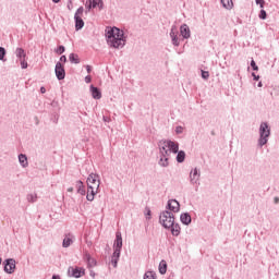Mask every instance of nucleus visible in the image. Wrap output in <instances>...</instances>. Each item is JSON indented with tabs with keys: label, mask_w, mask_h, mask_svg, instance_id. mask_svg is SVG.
Instances as JSON below:
<instances>
[{
	"label": "nucleus",
	"mask_w": 279,
	"mask_h": 279,
	"mask_svg": "<svg viewBox=\"0 0 279 279\" xmlns=\"http://www.w3.org/2000/svg\"><path fill=\"white\" fill-rule=\"evenodd\" d=\"M109 47L113 49H123L125 47V34L118 27H111L106 33Z\"/></svg>",
	"instance_id": "f257e3e1"
},
{
	"label": "nucleus",
	"mask_w": 279,
	"mask_h": 279,
	"mask_svg": "<svg viewBox=\"0 0 279 279\" xmlns=\"http://www.w3.org/2000/svg\"><path fill=\"white\" fill-rule=\"evenodd\" d=\"M159 151H168L171 154H178L180 150V144L178 142H173L171 140H160L158 142Z\"/></svg>",
	"instance_id": "f03ea898"
},
{
	"label": "nucleus",
	"mask_w": 279,
	"mask_h": 279,
	"mask_svg": "<svg viewBox=\"0 0 279 279\" xmlns=\"http://www.w3.org/2000/svg\"><path fill=\"white\" fill-rule=\"evenodd\" d=\"M271 136V128L267 122H262L259 125V138L257 141L258 147H265V144L269 142Z\"/></svg>",
	"instance_id": "7ed1b4c3"
},
{
	"label": "nucleus",
	"mask_w": 279,
	"mask_h": 279,
	"mask_svg": "<svg viewBox=\"0 0 279 279\" xmlns=\"http://www.w3.org/2000/svg\"><path fill=\"white\" fill-rule=\"evenodd\" d=\"M174 221H175V216L170 210H165L159 216V223H161V226L166 228V230H169V228L173 226Z\"/></svg>",
	"instance_id": "20e7f679"
},
{
	"label": "nucleus",
	"mask_w": 279,
	"mask_h": 279,
	"mask_svg": "<svg viewBox=\"0 0 279 279\" xmlns=\"http://www.w3.org/2000/svg\"><path fill=\"white\" fill-rule=\"evenodd\" d=\"M83 14H84V7H80L74 14L76 32H80V29L84 28V20L82 19Z\"/></svg>",
	"instance_id": "39448f33"
},
{
	"label": "nucleus",
	"mask_w": 279,
	"mask_h": 279,
	"mask_svg": "<svg viewBox=\"0 0 279 279\" xmlns=\"http://www.w3.org/2000/svg\"><path fill=\"white\" fill-rule=\"evenodd\" d=\"M85 274L86 270L84 268L70 266L68 269V276H70V278H82Z\"/></svg>",
	"instance_id": "423d86ee"
},
{
	"label": "nucleus",
	"mask_w": 279,
	"mask_h": 279,
	"mask_svg": "<svg viewBox=\"0 0 279 279\" xmlns=\"http://www.w3.org/2000/svg\"><path fill=\"white\" fill-rule=\"evenodd\" d=\"M5 274H14L16 271V259L8 258L3 262Z\"/></svg>",
	"instance_id": "0eeeda50"
},
{
	"label": "nucleus",
	"mask_w": 279,
	"mask_h": 279,
	"mask_svg": "<svg viewBox=\"0 0 279 279\" xmlns=\"http://www.w3.org/2000/svg\"><path fill=\"white\" fill-rule=\"evenodd\" d=\"M54 73H56L57 80L59 81H62L64 80V77H66V71L64 70V65L62 64V62L58 61L56 63Z\"/></svg>",
	"instance_id": "6e6552de"
},
{
	"label": "nucleus",
	"mask_w": 279,
	"mask_h": 279,
	"mask_svg": "<svg viewBox=\"0 0 279 279\" xmlns=\"http://www.w3.org/2000/svg\"><path fill=\"white\" fill-rule=\"evenodd\" d=\"M101 184V180H99V174H96V173H90L87 178V186L88 187H95L96 189H99Z\"/></svg>",
	"instance_id": "1a4fd4ad"
},
{
	"label": "nucleus",
	"mask_w": 279,
	"mask_h": 279,
	"mask_svg": "<svg viewBox=\"0 0 279 279\" xmlns=\"http://www.w3.org/2000/svg\"><path fill=\"white\" fill-rule=\"evenodd\" d=\"M169 151L159 150V167H169Z\"/></svg>",
	"instance_id": "9d476101"
},
{
	"label": "nucleus",
	"mask_w": 279,
	"mask_h": 279,
	"mask_svg": "<svg viewBox=\"0 0 279 279\" xmlns=\"http://www.w3.org/2000/svg\"><path fill=\"white\" fill-rule=\"evenodd\" d=\"M170 38L173 47H180V38H178V26L172 25L170 31Z\"/></svg>",
	"instance_id": "9b49d317"
},
{
	"label": "nucleus",
	"mask_w": 279,
	"mask_h": 279,
	"mask_svg": "<svg viewBox=\"0 0 279 279\" xmlns=\"http://www.w3.org/2000/svg\"><path fill=\"white\" fill-rule=\"evenodd\" d=\"M167 208L170 213H180V203L175 199H170L168 201Z\"/></svg>",
	"instance_id": "f8f14e48"
},
{
	"label": "nucleus",
	"mask_w": 279,
	"mask_h": 279,
	"mask_svg": "<svg viewBox=\"0 0 279 279\" xmlns=\"http://www.w3.org/2000/svg\"><path fill=\"white\" fill-rule=\"evenodd\" d=\"M98 191H99V187H97V185H95L94 187L87 186V195H86L87 202H93Z\"/></svg>",
	"instance_id": "ddd939ff"
},
{
	"label": "nucleus",
	"mask_w": 279,
	"mask_h": 279,
	"mask_svg": "<svg viewBox=\"0 0 279 279\" xmlns=\"http://www.w3.org/2000/svg\"><path fill=\"white\" fill-rule=\"evenodd\" d=\"M113 247L116 250H122V247H123V236L121 235V231H117V233H116V240L113 243Z\"/></svg>",
	"instance_id": "4468645a"
},
{
	"label": "nucleus",
	"mask_w": 279,
	"mask_h": 279,
	"mask_svg": "<svg viewBox=\"0 0 279 279\" xmlns=\"http://www.w3.org/2000/svg\"><path fill=\"white\" fill-rule=\"evenodd\" d=\"M180 34L185 40H189V38H191V28L189 25L182 24L180 27Z\"/></svg>",
	"instance_id": "2eb2a0df"
},
{
	"label": "nucleus",
	"mask_w": 279,
	"mask_h": 279,
	"mask_svg": "<svg viewBox=\"0 0 279 279\" xmlns=\"http://www.w3.org/2000/svg\"><path fill=\"white\" fill-rule=\"evenodd\" d=\"M190 182L191 184H197L199 182V170L197 168L190 172Z\"/></svg>",
	"instance_id": "dca6fc26"
},
{
	"label": "nucleus",
	"mask_w": 279,
	"mask_h": 279,
	"mask_svg": "<svg viewBox=\"0 0 279 279\" xmlns=\"http://www.w3.org/2000/svg\"><path fill=\"white\" fill-rule=\"evenodd\" d=\"M180 220L183 226H191V221H193V219L191 218V214L189 213L181 214Z\"/></svg>",
	"instance_id": "f3484780"
},
{
	"label": "nucleus",
	"mask_w": 279,
	"mask_h": 279,
	"mask_svg": "<svg viewBox=\"0 0 279 279\" xmlns=\"http://www.w3.org/2000/svg\"><path fill=\"white\" fill-rule=\"evenodd\" d=\"M169 230L171 231L172 236H180L181 228L179 223H175V220L172 222Z\"/></svg>",
	"instance_id": "a211bd4d"
},
{
	"label": "nucleus",
	"mask_w": 279,
	"mask_h": 279,
	"mask_svg": "<svg viewBox=\"0 0 279 279\" xmlns=\"http://www.w3.org/2000/svg\"><path fill=\"white\" fill-rule=\"evenodd\" d=\"M73 239H75L73 234L71 233L66 234L65 238L63 239L62 247H71V245H73Z\"/></svg>",
	"instance_id": "6ab92c4d"
},
{
	"label": "nucleus",
	"mask_w": 279,
	"mask_h": 279,
	"mask_svg": "<svg viewBox=\"0 0 279 279\" xmlns=\"http://www.w3.org/2000/svg\"><path fill=\"white\" fill-rule=\"evenodd\" d=\"M89 90L92 93V97L94 99H100L101 98V90L99 87H95V85H90Z\"/></svg>",
	"instance_id": "aec40b11"
},
{
	"label": "nucleus",
	"mask_w": 279,
	"mask_h": 279,
	"mask_svg": "<svg viewBox=\"0 0 279 279\" xmlns=\"http://www.w3.org/2000/svg\"><path fill=\"white\" fill-rule=\"evenodd\" d=\"M19 162L23 169L29 167V162L27 161V155L25 154H20L19 155Z\"/></svg>",
	"instance_id": "412c9836"
},
{
	"label": "nucleus",
	"mask_w": 279,
	"mask_h": 279,
	"mask_svg": "<svg viewBox=\"0 0 279 279\" xmlns=\"http://www.w3.org/2000/svg\"><path fill=\"white\" fill-rule=\"evenodd\" d=\"M85 260L87 263V267H96L97 260L90 256V254H85Z\"/></svg>",
	"instance_id": "4be33fe9"
},
{
	"label": "nucleus",
	"mask_w": 279,
	"mask_h": 279,
	"mask_svg": "<svg viewBox=\"0 0 279 279\" xmlns=\"http://www.w3.org/2000/svg\"><path fill=\"white\" fill-rule=\"evenodd\" d=\"M14 53H15L17 60L20 58H27V52H25V49H23V48H16Z\"/></svg>",
	"instance_id": "5701e85b"
},
{
	"label": "nucleus",
	"mask_w": 279,
	"mask_h": 279,
	"mask_svg": "<svg viewBox=\"0 0 279 279\" xmlns=\"http://www.w3.org/2000/svg\"><path fill=\"white\" fill-rule=\"evenodd\" d=\"M186 159V153H184V150H178L177 153V162H184V160Z\"/></svg>",
	"instance_id": "b1692460"
},
{
	"label": "nucleus",
	"mask_w": 279,
	"mask_h": 279,
	"mask_svg": "<svg viewBox=\"0 0 279 279\" xmlns=\"http://www.w3.org/2000/svg\"><path fill=\"white\" fill-rule=\"evenodd\" d=\"M159 274H161V276H165V274H167V260L165 259L159 263Z\"/></svg>",
	"instance_id": "393cba45"
},
{
	"label": "nucleus",
	"mask_w": 279,
	"mask_h": 279,
	"mask_svg": "<svg viewBox=\"0 0 279 279\" xmlns=\"http://www.w3.org/2000/svg\"><path fill=\"white\" fill-rule=\"evenodd\" d=\"M69 60L72 64H80V56L75 53H70Z\"/></svg>",
	"instance_id": "a878e982"
},
{
	"label": "nucleus",
	"mask_w": 279,
	"mask_h": 279,
	"mask_svg": "<svg viewBox=\"0 0 279 279\" xmlns=\"http://www.w3.org/2000/svg\"><path fill=\"white\" fill-rule=\"evenodd\" d=\"M76 186L77 193H80V195H86V190H84V183L82 181H77Z\"/></svg>",
	"instance_id": "bb28decb"
},
{
	"label": "nucleus",
	"mask_w": 279,
	"mask_h": 279,
	"mask_svg": "<svg viewBox=\"0 0 279 279\" xmlns=\"http://www.w3.org/2000/svg\"><path fill=\"white\" fill-rule=\"evenodd\" d=\"M221 3L223 5V8H226L227 10H231L233 2L232 0H221Z\"/></svg>",
	"instance_id": "cd10ccee"
},
{
	"label": "nucleus",
	"mask_w": 279,
	"mask_h": 279,
	"mask_svg": "<svg viewBox=\"0 0 279 279\" xmlns=\"http://www.w3.org/2000/svg\"><path fill=\"white\" fill-rule=\"evenodd\" d=\"M26 199L31 204H34V202H36V199H38V196L36 194H27Z\"/></svg>",
	"instance_id": "c85d7f7f"
},
{
	"label": "nucleus",
	"mask_w": 279,
	"mask_h": 279,
	"mask_svg": "<svg viewBox=\"0 0 279 279\" xmlns=\"http://www.w3.org/2000/svg\"><path fill=\"white\" fill-rule=\"evenodd\" d=\"M144 279H156V272L146 271L145 275H144Z\"/></svg>",
	"instance_id": "c756f323"
},
{
	"label": "nucleus",
	"mask_w": 279,
	"mask_h": 279,
	"mask_svg": "<svg viewBox=\"0 0 279 279\" xmlns=\"http://www.w3.org/2000/svg\"><path fill=\"white\" fill-rule=\"evenodd\" d=\"M5 53H7L5 48L0 47V61L5 62V60H7Z\"/></svg>",
	"instance_id": "7c9ffc66"
},
{
	"label": "nucleus",
	"mask_w": 279,
	"mask_h": 279,
	"mask_svg": "<svg viewBox=\"0 0 279 279\" xmlns=\"http://www.w3.org/2000/svg\"><path fill=\"white\" fill-rule=\"evenodd\" d=\"M111 258H121V248H114Z\"/></svg>",
	"instance_id": "2f4dec72"
},
{
	"label": "nucleus",
	"mask_w": 279,
	"mask_h": 279,
	"mask_svg": "<svg viewBox=\"0 0 279 279\" xmlns=\"http://www.w3.org/2000/svg\"><path fill=\"white\" fill-rule=\"evenodd\" d=\"M144 215L147 220L151 219V209L149 207H145Z\"/></svg>",
	"instance_id": "473e14b6"
},
{
	"label": "nucleus",
	"mask_w": 279,
	"mask_h": 279,
	"mask_svg": "<svg viewBox=\"0 0 279 279\" xmlns=\"http://www.w3.org/2000/svg\"><path fill=\"white\" fill-rule=\"evenodd\" d=\"M64 51H66V49L64 48V46H59L56 49V53H58V56H62V53H64Z\"/></svg>",
	"instance_id": "72a5a7b5"
},
{
	"label": "nucleus",
	"mask_w": 279,
	"mask_h": 279,
	"mask_svg": "<svg viewBox=\"0 0 279 279\" xmlns=\"http://www.w3.org/2000/svg\"><path fill=\"white\" fill-rule=\"evenodd\" d=\"M259 19L262 21H265V19H267V11H265L264 9L260 10L259 12Z\"/></svg>",
	"instance_id": "f704fd0d"
},
{
	"label": "nucleus",
	"mask_w": 279,
	"mask_h": 279,
	"mask_svg": "<svg viewBox=\"0 0 279 279\" xmlns=\"http://www.w3.org/2000/svg\"><path fill=\"white\" fill-rule=\"evenodd\" d=\"M203 80H208L210 77V72L208 71H201Z\"/></svg>",
	"instance_id": "c9c22d12"
},
{
	"label": "nucleus",
	"mask_w": 279,
	"mask_h": 279,
	"mask_svg": "<svg viewBox=\"0 0 279 279\" xmlns=\"http://www.w3.org/2000/svg\"><path fill=\"white\" fill-rule=\"evenodd\" d=\"M87 3H90L92 8L95 9L98 5V0H87Z\"/></svg>",
	"instance_id": "e433bc0d"
},
{
	"label": "nucleus",
	"mask_w": 279,
	"mask_h": 279,
	"mask_svg": "<svg viewBox=\"0 0 279 279\" xmlns=\"http://www.w3.org/2000/svg\"><path fill=\"white\" fill-rule=\"evenodd\" d=\"M118 263H119V258L118 257H111V265L113 267H117Z\"/></svg>",
	"instance_id": "4c0bfd02"
},
{
	"label": "nucleus",
	"mask_w": 279,
	"mask_h": 279,
	"mask_svg": "<svg viewBox=\"0 0 279 279\" xmlns=\"http://www.w3.org/2000/svg\"><path fill=\"white\" fill-rule=\"evenodd\" d=\"M85 8H86V12H90V10H93V4H90V2H88V1H86Z\"/></svg>",
	"instance_id": "58836bf2"
},
{
	"label": "nucleus",
	"mask_w": 279,
	"mask_h": 279,
	"mask_svg": "<svg viewBox=\"0 0 279 279\" xmlns=\"http://www.w3.org/2000/svg\"><path fill=\"white\" fill-rule=\"evenodd\" d=\"M20 64H21V69H27V66H28L27 60H22V61L20 62Z\"/></svg>",
	"instance_id": "ea45409f"
},
{
	"label": "nucleus",
	"mask_w": 279,
	"mask_h": 279,
	"mask_svg": "<svg viewBox=\"0 0 279 279\" xmlns=\"http://www.w3.org/2000/svg\"><path fill=\"white\" fill-rule=\"evenodd\" d=\"M251 66H252L253 71H258V65H256V61L252 60Z\"/></svg>",
	"instance_id": "a19ab883"
},
{
	"label": "nucleus",
	"mask_w": 279,
	"mask_h": 279,
	"mask_svg": "<svg viewBox=\"0 0 279 279\" xmlns=\"http://www.w3.org/2000/svg\"><path fill=\"white\" fill-rule=\"evenodd\" d=\"M182 132H184V128H182V126L175 128V134H182Z\"/></svg>",
	"instance_id": "79ce46f5"
},
{
	"label": "nucleus",
	"mask_w": 279,
	"mask_h": 279,
	"mask_svg": "<svg viewBox=\"0 0 279 279\" xmlns=\"http://www.w3.org/2000/svg\"><path fill=\"white\" fill-rule=\"evenodd\" d=\"M257 5H260V8H265V0H255Z\"/></svg>",
	"instance_id": "37998d69"
},
{
	"label": "nucleus",
	"mask_w": 279,
	"mask_h": 279,
	"mask_svg": "<svg viewBox=\"0 0 279 279\" xmlns=\"http://www.w3.org/2000/svg\"><path fill=\"white\" fill-rule=\"evenodd\" d=\"M97 8H98L99 10H104V0H98Z\"/></svg>",
	"instance_id": "c03bdc74"
},
{
	"label": "nucleus",
	"mask_w": 279,
	"mask_h": 279,
	"mask_svg": "<svg viewBox=\"0 0 279 279\" xmlns=\"http://www.w3.org/2000/svg\"><path fill=\"white\" fill-rule=\"evenodd\" d=\"M252 77L255 82H258V80H260V76L259 75H256V73H252Z\"/></svg>",
	"instance_id": "a18cd8bd"
},
{
	"label": "nucleus",
	"mask_w": 279,
	"mask_h": 279,
	"mask_svg": "<svg viewBox=\"0 0 279 279\" xmlns=\"http://www.w3.org/2000/svg\"><path fill=\"white\" fill-rule=\"evenodd\" d=\"M85 82L86 84H90V82H93V78L90 77V75L85 76Z\"/></svg>",
	"instance_id": "49530a36"
},
{
	"label": "nucleus",
	"mask_w": 279,
	"mask_h": 279,
	"mask_svg": "<svg viewBox=\"0 0 279 279\" xmlns=\"http://www.w3.org/2000/svg\"><path fill=\"white\" fill-rule=\"evenodd\" d=\"M60 62H66V56H64V54L61 56V57H60Z\"/></svg>",
	"instance_id": "de8ad7c7"
},
{
	"label": "nucleus",
	"mask_w": 279,
	"mask_h": 279,
	"mask_svg": "<svg viewBox=\"0 0 279 279\" xmlns=\"http://www.w3.org/2000/svg\"><path fill=\"white\" fill-rule=\"evenodd\" d=\"M86 71L87 73H90V71H93V68L90 65H86Z\"/></svg>",
	"instance_id": "09e8293b"
},
{
	"label": "nucleus",
	"mask_w": 279,
	"mask_h": 279,
	"mask_svg": "<svg viewBox=\"0 0 279 279\" xmlns=\"http://www.w3.org/2000/svg\"><path fill=\"white\" fill-rule=\"evenodd\" d=\"M40 93L45 95V93H47V89L45 87H40Z\"/></svg>",
	"instance_id": "8fccbe9b"
},
{
	"label": "nucleus",
	"mask_w": 279,
	"mask_h": 279,
	"mask_svg": "<svg viewBox=\"0 0 279 279\" xmlns=\"http://www.w3.org/2000/svg\"><path fill=\"white\" fill-rule=\"evenodd\" d=\"M257 86H258V88H263V82H259V83L257 84Z\"/></svg>",
	"instance_id": "3c124183"
},
{
	"label": "nucleus",
	"mask_w": 279,
	"mask_h": 279,
	"mask_svg": "<svg viewBox=\"0 0 279 279\" xmlns=\"http://www.w3.org/2000/svg\"><path fill=\"white\" fill-rule=\"evenodd\" d=\"M52 279H60V276L53 275V276H52Z\"/></svg>",
	"instance_id": "603ef678"
},
{
	"label": "nucleus",
	"mask_w": 279,
	"mask_h": 279,
	"mask_svg": "<svg viewBox=\"0 0 279 279\" xmlns=\"http://www.w3.org/2000/svg\"><path fill=\"white\" fill-rule=\"evenodd\" d=\"M104 121L108 122V121H110V119L108 117H104Z\"/></svg>",
	"instance_id": "864d4df0"
},
{
	"label": "nucleus",
	"mask_w": 279,
	"mask_h": 279,
	"mask_svg": "<svg viewBox=\"0 0 279 279\" xmlns=\"http://www.w3.org/2000/svg\"><path fill=\"white\" fill-rule=\"evenodd\" d=\"M89 276H92V278H95V271H90Z\"/></svg>",
	"instance_id": "5fc2aeb1"
},
{
	"label": "nucleus",
	"mask_w": 279,
	"mask_h": 279,
	"mask_svg": "<svg viewBox=\"0 0 279 279\" xmlns=\"http://www.w3.org/2000/svg\"><path fill=\"white\" fill-rule=\"evenodd\" d=\"M71 5H73V3L68 2V10H71Z\"/></svg>",
	"instance_id": "6e6d98bb"
},
{
	"label": "nucleus",
	"mask_w": 279,
	"mask_h": 279,
	"mask_svg": "<svg viewBox=\"0 0 279 279\" xmlns=\"http://www.w3.org/2000/svg\"><path fill=\"white\" fill-rule=\"evenodd\" d=\"M278 203H279V198L275 197V204H278Z\"/></svg>",
	"instance_id": "4d7b16f0"
},
{
	"label": "nucleus",
	"mask_w": 279,
	"mask_h": 279,
	"mask_svg": "<svg viewBox=\"0 0 279 279\" xmlns=\"http://www.w3.org/2000/svg\"><path fill=\"white\" fill-rule=\"evenodd\" d=\"M68 191H69L70 193H73V187H69Z\"/></svg>",
	"instance_id": "13d9d810"
},
{
	"label": "nucleus",
	"mask_w": 279,
	"mask_h": 279,
	"mask_svg": "<svg viewBox=\"0 0 279 279\" xmlns=\"http://www.w3.org/2000/svg\"><path fill=\"white\" fill-rule=\"evenodd\" d=\"M53 3H60V0H52Z\"/></svg>",
	"instance_id": "bf43d9fd"
},
{
	"label": "nucleus",
	"mask_w": 279,
	"mask_h": 279,
	"mask_svg": "<svg viewBox=\"0 0 279 279\" xmlns=\"http://www.w3.org/2000/svg\"><path fill=\"white\" fill-rule=\"evenodd\" d=\"M17 60H20V63H21V62H23V60H25V58H20Z\"/></svg>",
	"instance_id": "052dcab7"
},
{
	"label": "nucleus",
	"mask_w": 279,
	"mask_h": 279,
	"mask_svg": "<svg viewBox=\"0 0 279 279\" xmlns=\"http://www.w3.org/2000/svg\"><path fill=\"white\" fill-rule=\"evenodd\" d=\"M1 263H3V259L0 257V265H1Z\"/></svg>",
	"instance_id": "680f3d73"
},
{
	"label": "nucleus",
	"mask_w": 279,
	"mask_h": 279,
	"mask_svg": "<svg viewBox=\"0 0 279 279\" xmlns=\"http://www.w3.org/2000/svg\"><path fill=\"white\" fill-rule=\"evenodd\" d=\"M69 3H70V4L73 3V0H69Z\"/></svg>",
	"instance_id": "e2e57ef3"
}]
</instances>
